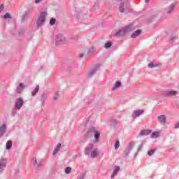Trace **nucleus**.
Segmentation results:
<instances>
[{"label": "nucleus", "instance_id": "f257e3e1", "mask_svg": "<svg viewBox=\"0 0 179 179\" xmlns=\"http://www.w3.org/2000/svg\"><path fill=\"white\" fill-rule=\"evenodd\" d=\"M87 138H92V136H94V143H99L100 141V131H99V129H97V127H90L87 132Z\"/></svg>", "mask_w": 179, "mask_h": 179}, {"label": "nucleus", "instance_id": "f03ea898", "mask_svg": "<svg viewBox=\"0 0 179 179\" xmlns=\"http://www.w3.org/2000/svg\"><path fill=\"white\" fill-rule=\"evenodd\" d=\"M93 148H94V145L89 144L85 148V155H90L92 159H96V157L99 156V148H95L93 150Z\"/></svg>", "mask_w": 179, "mask_h": 179}, {"label": "nucleus", "instance_id": "7ed1b4c3", "mask_svg": "<svg viewBox=\"0 0 179 179\" xmlns=\"http://www.w3.org/2000/svg\"><path fill=\"white\" fill-rule=\"evenodd\" d=\"M47 17V11H42L40 13L39 16L36 20V26L41 27L45 23V17Z\"/></svg>", "mask_w": 179, "mask_h": 179}, {"label": "nucleus", "instance_id": "20e7f679", "mask_svg": "<svg viewBox=\"0 0 179 179\" xmlns=\"http://www.w3.org/2000/svg\"><path fill=\"white\" fill-rule=\"evenodd\" d=\"M131 31L132 25H128L127 27L122 28L120 30L116 32L115 36L116 37H121L122 36H125V34H127V33H131Z\"/></svg>", "mask_w": 179, "mask_h": 179}, {"label": "nucleus", "instance_id": "39448f33", "mask_svg": "<svg viewBox=\"0 0 179 179\" xmlns=\"http://www.w3.org/2000/svg\"><path fill=\"white\" fill-rule=\"evenodd\" d=\"M66 43V38L62 34H58L56 36L55 43L56 45H61Z\"/></svg>", "mask_w": 179, "mask_h": 179}, {"label": "nucleus", "instance_id": "423d86ee", "mask_svg": "<svg viewBox=\"0 0 179 179\" xmlns=\"http://www.w3.org/2000/svg\"><path fill=\"white\" fill-rule=\"evenodd\" d=\"M129 8V3L127 1L120 2L119 4V11L120 13H128L127 9Z\"/></svg>", "mask_w": 179, "mask_h": 179}, {"label": "nucleus", "instance_id": "0eeeda50", "mask_svg": "<svg viewBox=\"0 0 179 179\" xmlns=\"http://www.w3.org/2000/svg\"><path fill=\"white\" fill-rule=\"evenodd\" d=\"M161 95L164 96V97H174V96H177V91L163 90L161 92Z\"/></svg>", "mask_w": 179, "mask_h": 179}, {"label": "nucleus", "instance_id": "6e6552de", "mask_svg": "<svg viewBox=\"0 0 179 179\" xmlns=\"http://www.w3.org/2000/svg\"><path fill=\"white\" fill-rule=\"evenodd\" d=\"M23 104H24V101H23V98L20 97L16 99L15 102V110H20L22 107H23Z\"/></svg>", "mask_w": 179, "mask_h": 179}, {"label": "nucleus", "instance_id": "1a4fd4ad", "mask_svg": "<svg viewBox=\"0 0 179 179\" xmlns=\"http://www.w3.org/2000/svg\"><path fill=\"white\" fill-rule=\"evenodd\" d=\"M33 166L34 169H41V167H43V164L44 163V160H37L36 157L33 158Z\"/></svg>", "mask_w": 179, "mask_h": 179}, {"label": "nucleus", "instance_id": "9d476101", "mask_svg": "<svg viewBox=\"0 0 179 179\" xmlns=\"http://www.w3.org/2000/svg\"><path fill=\"white\" fill-rule=\"evenodd\" d=\"M157 120L159 124L164 125L167 122V117L164 115L157 116Z\"/></svg>", "mask_w": 179, "mask_h": 179}, {"label": "nucleus", "instance_id": "9b49d317", "mask_svg": "<svg viewBox=\"0 0 179 179\" xmlns=\"http://www.w3.org/2000/svg\"><path fill=\"white\" fill-rule=\"evenodd\" d=\"M134 145L135 144L133 142L129 143L127 148L124 151L125 156H128L129 153L131 152V150H132Z\"/></svg>", "mask_w": 179, "mask_h": 179}, {"label": "nucleus", "instance_id": "f8f14e48", "mask_svg": "<svg viewBox=\"0 0 179 179\" xmlns=\"http://www.w3.org/2000/svg\"><path fill=\"white\" fill-rule=\"evenodd\" d=\"M99 69H100V64H96L94 68L90 71H89L88 76L92 78V76H93V75H94V73H96Z\"/></svg>", "mask_w": 179, "mask_h": 179}, {"label": "nucleus", "instance_id": "ddd939ff", "mask_svg": "<svg viewBox=\"0 0 179 179\" xmlns=\"http://www.w3.org/2000/svg\"><path fill=\"white\" fill-rule=\"evenodd\" d=\"M24 87H26V86L24 85V84L23 83H20L17 87H16V89H15V92L17 94H20V93H22L23 92V90H24Z\"/></svg>", "mask_w": 179, "mask_h": 179}, {"label": "nucleus", "instance_id": "4468645a", "mask_svg": "<svg viewBox=\"0 0 179 179\" xmlns=\"http://www.w3.org/2000/svg\"><path fill=\"white\" fill-rule=\"evenodd\" d=\"M145 113L144 110H134L131 115L132 118H138L140 115H142Z\"/></svg>", "mask_w": 179, "mask_h": 179}, {"label": "nucleus", "instance_id": "2eb2a0df", "mask_svg": "<svg viewBox=\"0 0 179 179\" xmlns=\"http://www.w3.org/2000/svg\"><path fill=\"white\" fill-rule=\"evenodd\" d=\"M6 167V159H0V173L3 171V169Z\"/></svg>", "mask_w": 179, "mask_h": 179}, {"label": "nucleus", "instance_id": "dca6fc26", "mask_svg": "<svg viewBox=\"0 0 179 179\" xmlns=\"http://www.w3.org/2000/svg\"><path fill=\"white\" fill-rule=\"evenodd\" d=\"M142 34L141 29H137L136 31L133 32L131 37V38H136V37H139Z\"/></svg>", "mask_w": 179, "mask_h": 179}, {"label": "nucleus", "instance_id": "f3484780", "mask_svg": "<svg viewBox=\"0 0 179 179\" xmlns=\"http://www.w3.org/2000/svg\"><path fill=\"white\" fill-rule=\"evenodd\" d=\"M175 8H176V4H174V3L171 4L166 10V13L168 15H170V13H173Z\"/></svg>", "mask_w": 179, "mask_h": 179}, {"label": "nucleus", "instance_id": "a211bd4d", "mask_svg": "<svg viewBox=\"0 0 179 179\" xmlns=\"http://www.w3.org/2000/svg\"><path fill=\"white\" fill-rule=\"evenodd\" d=\"M62 147V145L61 143L57 144V146L55 148L52 155L55 156L56 155H57L59 150H61Z\"/></svg>", "mask_w": 179, "mask_h": 179}, {"label": "nucleus", "instance_id": "6ab92c4d", "mask_svg": "<svg viewBox=\"0 0 179 179\" xmlns=\"http://www.w3.org/2000/svg\"><path fill=\"white\" fill-rule=\"evenodd\" d=\"M6 132V124H2L0 127V138L3 136V134Z\"/></svg>", "mask_w": 179, "mask_h": 179}, {"label": "nucleus", "instance_id": "aec40b11", "mask_svg": "<svg viewBox=\"0 0 179 179\" xmlns=\"http://www.w3.org/2000/svg\"><path fill=\"white\" fill-rule=\"evenodd\" d=\"M118 171H120V166H115L110 178H114V177H115V175L118 173Z\"/></svg>", "mask_w": 179, "mask_h": 179}, {"label": "nucleus", "instance_id": "412c9836", "mask_svg": "<svg viewBox=\"0 0 179 179\" xmlns=\"http://www.w3.org/2000/svg\"><path fill=\"white\" fill-rule=\"evenodd\" d=\"M152 131L150 130H141L139 133V135L141 136H145V135H150L151 134Z\"/></svg>", "mask_w": 179, "mask_h": 179}, {"label": "nucleus", "instance_id": "4be33fe9", "mask_svg": "<svg viewBox=\"0 0 179 179\" xmlns=\"http://www.w3.org/2000/svg\"><path fill=\"white\" fill-rule=\"evenodd\" d=\"M38 90H40V85H36V88L31 92V96L34 97L37 93H38Z\"/></svg>", "mask_w": 179, "mask_h": 179}, {"label": "nucleus", "instance_id": "5701e85b", "mask_svg": "<svg viewBox=\"0 0 179 179\" xmlns=\"http://www.w3.org/2000/svg\"><path fill=\"white\" fill-rule=\"evenodd\" d=\"M46 100H47V94H43L41 99L42 106H44Z\"/></svg>", "mask_w": 179, "mask_h": 179}, {"label": "nucleus", "instance_id": "b1692460", "mask_svg": "<svg viewBox=\"0 0 179 179\" xmlns=\"http://www.w3.org/2000/svg\"><path fill=\"white\" fill-rule=\"evenodd\" d=\"M120 86H121V82L117 81L112 89L113 92H114L116 89H118Z\"/></svg>", "mask_w": 179, "mask_h": 179}, {"label": "nucleus", "instance_id": "393cba45", "mask_svg": "<svg viewBox=\"0 0 179 179\" xmlns=\"http://www.w3.org/2000/svg\"><path fill=\"white\" fill-rule=\"evenodd\" d=\"M11 148H12V141H7L6 144V150H10Z\"/></svg>", "mask_w": 179, "mask_h": 179}, {"label": "nucleus", "instance_id": "a878e982", "mask_svg": "<svg viewBox=\"0 0 179 179\" xmlns=\"http://www.w3.org/2000/svg\"><path fill=\"white\" fill-rule=\"evenodd\" d=\"M151 138H153L154 139L156 138H159V132L157 131H154L151 134Z\"/></svg>", "mask_w": 179, "mask_h": 179}, {"label": "nucleus", "instance_id": "bb28decb", "mask_svg": "<svg viewBox=\"0 0 179 179\" xmlns=\"http://www.w3.org/2000/svg\"><path fill=\"white\" fill-rule=\"evenodd\" d=\"M96 51V48L92 47L87 50V54H93Z\"/></svg>", "mask_w": 179, "mask_h": 179}, {"label": "nucleus", "instance_id": "cd10ccee", "mask_svg": "<svg viewBox=\"0 0 179 179\" xmlns=\"http://www.w3.org/2000/svg\"><path fill=\"white\" fill-rule=\"evenodd\" d=\"M55 22H57V20L54 17H52V18H50L49 23H50V26H54V24H55Z\"/></svg>", "mask_w": 179, "mask_h": 179}, {"label": "nucleus", "instance_id": "c85d7f7f", "mask_svg": "<svg viewBox=\"0 0 179 179\" xmlns=\"http://www.w3.org/2000/svg\"><path fill=\"white\" fill-rule=\"evenodd\" d=\"M157 66H158V65L156 64H154L153 62L148 64V68L153 69V68H157Z\"/></svg>", "mask_w": 179, "mask_h": 179}, {"label": "nucleus", "instance_id": "c756f323", "mask_svg": "<svg viewBox=\"0 0 179 179\" xmlns=\"http://www.w3.org/2000/svg\"><path fill=\"white\" fill-rule=\"evenodd\" d=\"M120 148V141L116 140L115 142V150H118Z\"/></svg>", "mask_w": 179, "mask_h": 179}, {"label": "nucleus", "instance_id": "7c9ffc66", "mask_svg": "<svg viewBox=\"0 0 179 179\" xmlns=\"http://www.w3.org/2000/svg\"><path fill=\"white\" fill-rule=\"evenodd\" d=\"M3 19H12V15H10V14H9L8 13H6L3 16Z\"/></svg>", "mask_w": 179, "mask_h": 179}, {"label": "nucleus", "instance_id": "2f4dec72", "mask_svg": "<svg viewBox=\"0 0 179 179\" xmlns=\"http://www.w3.org/2000/svg\"><path fill=\"white\" fill-rule=\"evenodd\" d=\"M72 171V168H71L70 166L66 167L65 169V173L66 174H71V172Z\"/></svg>", "mask_w": 179, "mask_h": 179}, {"label": "nucleus", "instance_id": "473e14b6", "mask_svg": "<svg viewBox=\"0 0 179 179\" xmlns=\"http://www.w3.org/2000/svg\"><path fill=\"white\" fill-rule=\"evenodd\" d=\"M111 45H113V43L111 42H108L106 43H105V48L108 49L111 48Z\"/></svg>", "mask_w": 179, "mask_h": 179}, {"label": "nucleus", "instance_id": "72a5a7b5", "mask_svg": "<svg viewBox=\"0 0 179 179\" xmlns=\"http://www.w3.org/2000/svg\"><path fill=\"white\" fill-rule=\"evenodd\" d=\"M58 99H59V94L56 92L53 96V100L57 101Z\"/></svg>", "mask_w": 179, "mask_h": 179}, {"label": "nucleus", "instance_id": "f704fd0d", "mask_svg": "<svg viewBox=\"0 0 179 179\" xmlns=\"http://www.w3.org/2000/svg\"><path fill=\"white\" fill-rule=\"evenodd\" d=\"M155 152H156V149H152L150 151L148 152V156H152V155H154Z\"/></svg>", "mask_w": 179, "mask_h": 179}, {"label": "nucleus", "instance_id": "c9c22d12", "mask_svg": "<svg viewBox=\"0 0 179 179\" xmlns=\"http://www.w3.org/2000/svg\"><path fill=\"white\" fill-rule=\"evenodd\" d=\"M85 177H86V174L82 173L77 179H85Z\"/></svg>", "mask_w": 179, "mask_h": 179}, {"label": "nucleus", "instance_id": "e433bc0d", "mask_svg": "<svg viewBox=\"0 0 179 179\" xmlns=\"http://www.w3.org/2000/svg\"><path fill=\"white\" fill-rule=\"evenodd\" d=\"M44 0H35L34 1V3L36 4V5H38V3H41V2H43Z\"/></svg>", "mask_w": 179, "mask_h": 179}, {"label": "nucleus", "instance_id": "4c0bfd02", "mask_svg": "<svg viewBox=\"0 0 179 179\" xmlns=\"http://www.w3.org/2000/svg\"><path fill=\"white\" fill-rule=\"evenodd\" d=\"M175 41H176V36H172V37L170 38V40H169L170 43H173V42Z\"/></svg>", "mask_w": 179, "mask_h": 179}, {"label": "nucleus", "instance_id": "58836bf2", "mask_svg": "<svg viewBox=\"0 0 179 179\" xmlns=\"http://www.w3.org/2000/svg\"><path fill=\"white\" fill-rule=\"evenodd\" d=\"M142 148H143V144H141V145L138 146V152H141V150H142Z\"/></svg>", "mask_w": 179, "mask_h": 179}, {"label": "nucleus", "instance_id": "ea45409f", "mask_svg": "<svg viewBox=\"0 0 179 179\" xmlns=\"http://www.w3.org/2000/svg\"><path fill=\"white\" fill-rule=\"evenodd\" d=\"M29 11H26L25 14L22 16L23 19H24V17H26V16H27V15H29Z\"/></svg>", "mask_w": 179, "mask_h": 179}, {"label": "nucleus", "instance_id": "a19ab883", "mask_svg": "<svg viewBox=\"0 0 179 179\" xmlns=\"http://www.w3.org/2000/svg\"><path fill=\"white\" fill-rule=\"evenodd\" d=\"M2 10H3V4L0 5V13L2 12Z\"/></svg>", "mask_w": 179, "mask_h": 179}, {"label": "nucleus", "instance_id": "79ce46f5", "mask_svg": "<svg viewBox=\"0 0 179 179\" xmlns=\"http://www.w3.org/2000/svg\"><path fill=\"white\" fill-rule=\"evenodd\" d=\"M83 57H85V54L81 53L79 55V58H83Z\"/></svg>", "mask_w": 179, "mask_h": 179}, {"label": "nucleus", "instance_id": "37998d69", "mask_svg": "<svg viewBox=\"0 0 179 179\" xmlns=\"http://www.w3.org/2000/svg\"><path fill=\"white\" fill-rule=\"evenodd\" d=\"M23 33H24V29H21V32H20V36L21 35V34H23Z\"/></svg>", "mask_w": 179, "mask_h": 179}, {"label": "nucleus", "instance_id": "c03bdc74", "mask_svg": "<svg viewBox=\"0 0 179 179\" xmlns=\"http://www.w3.org/2000/svg\"><path fill=\"white\" fill-rule=\"evenodd\" d=\"M175 128H179V123H177L176 124H175Z\"/></svg>", "mask_w": 179, "mask_h": 179}, {"label": "nucleus", "instance_id": "a18cd8bd", "mask_svg": "<svg viewBox=\"0 0 179 179\" xmlns=\"http://www.w3.org/2000/svg\"><path fill=\"white\" fill-rule=\"evenodd\" d=\"M149 1L150 0H145V3H149Z\"/></svg>", "mask_w": 179, "mask_h": 179}, {"label": "nucleus", "instance_id": "49530a36", "mask_svg": "<svg viewBox=\"0 0 179 179\" xmlns=\"http://www.w3.org/2000/svg\"><path fill=\"white\" fill-rule=\"evenodd\" d=\"M113 121H114V122H115V124H117V122H115V120H113Z\"/></svg>", "mask_w": 179, "mask_h": 179}, {"label": "nucleus", "instance_id": "de8ad7c7", "mask_svg": "<svg viewBox=\"0 0 179 179\" xmlns=\"http://www.w3.org/2000/svg\"><path fill=\"white\" fill-rule=\"evenodd\" d=\"M117 1H121V0H117Z\"/></svg>", "mask_w": 179, "mask_h": 179}]
</instances>
